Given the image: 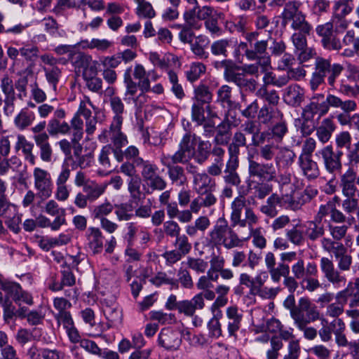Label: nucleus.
I'll use <instances>...</instances> for the list:
<instances>
[{"mask_svg": "<svg viewBox=\"0 0 359 359\" xmlns=\"http://www.w3.org/2000/svg\"><path fill=\"white\" fill-rule=\"evenodd\" d=\"M320 245L325 252L334 255L338 267V269L335 268L331 259L322 257L320 260V267L324 277L334 287H339L344 285L346 278L341 274L340 271L350 270L353 262L351 255L347 253V249L343 243L332 241L329 237L321 238Z\"/></svg>", "mask_w": 359, "mask_h": 359, "instance_id": "f257e3e1", "label": "nucleus"}, {"mask_svg": "<svg viewBox=\"0 0 359 359\" xmlns=\"http://www.w3.org/2000/svg\"><path fill=\"white\" fill-rule=\"evenodd\" d=\"M230 220L232 226L248 228L250 232L248 236L243 238L245 241L252 237V243L256 248L259 249L266 248V239L264 236L263 229L262 227L254 228V226L259 222V217L252 208L248 205L247 199L243 195H239L231 202Z\"/></svg>", "mask_w": 359, "mask_h": 359, "instance_id": "f03ea898", "label": "nucleus"}, {"mask_svg": "<svg viewBox=\"0 0 359 359\" xmlns=\"http://www.w3.org/2000/svg\"><path fill=\"white\" fill-rule=\"evenodd\" d=\"M233 227L231 224L229 225L224 217H219L208 233L206 238L208 245L222 246L226 250L242 247L245 239L238 236L233 229Z\"/></svg>", "mask_w": 359, "mask_h": 359, "instance_id": "7ed1b4c3", "label": "nucleus"}, {"mask_svg": "<svg viewBox=\"0 0 359 359\" xmlns=\"http://www.w3.org/2000/svg\"><path fill=\"white\" fill-rule=\"evenodd\" d=\"M315 70L312 74L310 81L311 88L313 91L316 90L320 85L324 83L325 78L329 74L327 77L328 84L334 87L336 78L339 76L344 69V67L340 64L331 65L330 60L325 59L321 57H318L315 60Z\"/></svg>", "mask_w": 359, "mask_h": 359, "instance_id": "20e7f679", "label": "nucleus"}, {"mask_svg": "<svg viewBox=\"0 0 359 359\" xmlns=\"http://www.w3.org/2000/svg\"><path fill=\"white\" fill-rule=\"evenodd\" d=\"M220 67L224 68V78L227 82L235 83L241 89L253 92L257 87L255 79H248L245 74L238 72L241 67L230 60H224L220 62Z\"/></svg>", "mask_w": 359, "mask_h": 359, "instance_id": "39448f33", "label": "nucleus"}, {"mask_svg": "<svg viewBox=\"0 0 359 359\" xmlns=\"http://www.w3.org/2000/svg\"><path fill=\"white\" fill-rule=\"evenodd\" d=\"M320 313L317 306L307 297H301L298 301L297 309L292 313L294 323H313L320 320Z\"/></svg>", "mask_w": 359, "mask_h": 359, "instance_id": "423d86ee", "label": "nucleus"}, {"mask_svg": "<svg viewBox=\"0 0 359 359\" xmlns=\"http://www.w3.org/2000/svg\"><path fill=\"white\" fill-rule=\"evenodd\" d=\"M123 122L121 119L116 117L112 119L109 130L104 129L98 135V140L102 143H107L110 140L112 147L122 148L128 144V138L122 130Z\"/></svg>", "mask_w": 359, "mask_h": 359, "instance_id": "0eeeda50", "label": "nucleus"}, {"mask_svg": "<svg viewBox=\"0 0 359 359\" xmlns=\"http://www.w3.org/2000/svg\"><path fill=\"white\" fill-rule=\"evenodd\" d=\"M186 11L183 14V18L187 25L194 29L198 30L202 27V21H206L213 18L214 8L209 6H200L199 4Z\"/></svg>", "mask_w": 359, "mask_h": 359, "instance_id": "6e6552de", "label": "nucleus"}, {"mask_svg": "<svg viewBox=\"0 0 359 359\" xmlns=\"http://www.w3.org/2000/svg\"><path fill=\"white\" fill-rule=\"evenodd\" d=\"M0 88L4 95V98L3 95L0 93V107L4 104V114L6 116H11L15 112V102L16 100V94L14 90L13 79L8 75H5L1 79Z\"/></svg>", "mask_w": 359, "mask_h": 359, "instance_id": "1a4fd4ad", "label": "nucleus"}, {"mask_svg": "<svg viewBox=\"0 0 359 359\" xmlns=\"http://www.w3.org/2000/svg\"><path fill=\"white\" fill-rule=\"evenodd\" d=\"M239 46L242 48H246L245 55L248 60H258V64L261 66L262 72H266L271 69V60L266 52L268 47L266 41H257L252 50L247 48L245 43H241Z\"/></svg>", "mask_w": 359, "mask_h": 359, "instance_id": "9d476101", "label": "nucleus"}, {"mask_svg": "<svg viewBox=\"0 0 359 359\" xmlns=\"http://www.w3.org/2000/svg\"><path fill=\"white\" fill-rule=\"evenodd\" d=\"M316 32L321 38L323 46L329 50H339L341 49V42L337 36L330 21L318 25Z\"/></svg>", "mask_w": 359, "mask_h": 359, "instance_id": "9b49d317", "label": "nucleus"}, {"mask_svg": "<svg viewBox=\"0 0 359 359\" xmlns=\"http://www.w3.org/2000/svg\"><path fill=\"white\" fill-rule=\"evenodd\" d=\"M318 194V190L308 187L303 191L293 195L283 196V207L292 210H299L304 204L310 202Z\"/></svg>", "mask_w": 359, "mask_h": 359, "instance_id": "f8f14e48", "label": "nucleus"}, {"mask_svg": "<svg viewBox=\"0 0 359 359\" xmlns=\"http://www.w3.org/2000/svg\"><path fill=\"white\" fill-rule=\"evenodd\" d=\"M34 185L37 191L36 195L46 199L51 196L53 193V182L50 174L41 168H35L33 170Z\"/></svg>", "mask_w": 359, "mask_h": 359, "instance_id": "ddd939ff", "label": "nucleus"}, {"mask_svg": "<svg viewBox=\"0 0 359 359\" xmlns=\"http://www.w3.org/2000/svg\"><path fill=\"white\" fill-rule=\"evenodd\" d=\"M318 154L322 157L325 169L328 173L335 175L341 171L343 156L341 151L334 152L332 146L327 145L319 150Z\"/></svg>", "mask_w": 359, "mask_h": 359, "instance_id": "4468645a", "label": "nucleus"}, {"mask_svg": "<svg viewBox=\"0 0 359 359\" xmlns=\"http://www.w3.org/2000/svg\"><path fill=\"white\" fill-rule=\"evenodd\" d=\"M182 344V333L179 330L170 327L161 330L158 337V344L168 351H175Z\"/></svg>", "mask_w": 359, "mask_h": 359, "instance_id": "2eb2a0df", "label": "nucleus"}, {"mask_svg": "<svg viewBox=\"0 0 359 359\" xmlns=\"http://www.w3.org/2000/svg\"><path fill=\"white\" fill-rule=\"evenodd\" d=\"M71 170L67 164H63L58 175L56 177V190L55 198L59 201H66L70 194V191L66 184L70 177Z\"/></svg>", "mask_w": 359, "mask_h": 359, "instance_id": "dca6fc26", "label": "nucleus"}, {"mask_svg": "<svg viewBox=\"0 0 359 359\" xmlns=\"http://www.w3.org/2000/svg\"><path fill=\"white\" fill-rule=\"evenodd\" d=\"M194 154V143L190 133H186L180 142L178 150L173 154L172 159L178 163L188 162Z\"/></svg>", "mask_w": 359, "mask_h": 359, "instance_id": "f3484780", "label": "nucleus"}, {"mask_svg": "<svg viewBox=\"0 0 359 359\" xmlns=\"http://www.w3.org/2000/svg\"><path fill=\"white\" fill-rule=\"evenodd\" d=\"M249 173L251 176L272 180L276 175V168L273 163H259L253 160L249 161Z\"/></svg>", "mask_w": 359, "mask_h": 359, "instance_id": "a211bd4d", "label": "nucleus"}, {"mask_svg": "<svg viewBox=\"0 0 359 359\" xmlns=\"http://www.w3.org/2000/svg\"><path fill=\"white\" fill-rule=\"evenodd\" d=\"M341 194L345 197L342 201V208L348 214H352L356 211L358 221L359 220V200L358 193L339 183Z\"/></svg>", "mask_w": 359, "mask_h": 359, "instance_id": "6ab92c4d", "label": "nucleus"}, {"mask_svg": "<svg viewBox=\"0 0 359 359\" xmlns=\"http://www.w3.org/2000/svg\"><path fill=\"white\" fill-rule=\"evenodd\" d=\"M292 276L297 279H304L306 276H315L318 273L317 265L314 262H308L305 265L304 260L297 259L291 267Z\"/></svg>", "mask_w": 359, "mask_h": 359, "instance_id": "aec40b11", "label": "nucleus"}, {"mask_svg": "<svg viewBox=\"0 0 359 359\" xmlns=\"http://www.w3.org/2000/svg\"><path fill=\"white\" fill-rule=\"evenodd\" d=\"M283 101L290 106L298 107L304 100V90L298 84H292L285 88Z\"/></svg>", "mask_w": 359, "mask_h": 359, "instance_id": "412c9836", "label": "nucleus"}, {"mask_svg": "<svg viewBox=\"0 0 359 359\" xmlns=\"http://www.w3.org/2000/svg\"><path fill=\"white\" fill-rule=\"evenodd\" d=\"M298 163L303 175L309 180H315L320 175L318 165L311 158V156L300 154L298 158Z\"/></svg>", "mask_w": 359, "mask_h": 359, "instance_id": "4be33fe9", "label": "nucleus"}, {"mask_svg": "<svg viewBox=\"0 0 359 359\" xmlns=\"http://www.w3.org/2000/svg\"><path fill=\"white\" fill-rule=\"evenodd\" d=\"M124 83L126 87L125 92V100L129 103L130 100L133 102L136 108L139 109L141 107V104L138 103V100L142 98H144V95L141 93L138 96L135 97V95L137 91L138 85L135 82L130 76V69H128L123 76Z\"/></svg>", "mask_w": 359, "mask_h": 359, "instance_id": "5701e85b", "label": "nucleus"}, {"mask_svg": "<svg viewBox=\"0 0 359 359\" xmlns=\"http://www.w3.org/2000/svg\"><path fill=\"white\" fill-rule=\"evenodd\" d=\"M33 139L39 149L41 159L44 162H50L53 156V149L49 142V135L47 133L34 135Z\"/></svg>", "mask_w": 359, "mask_h": 359, "instance_id": "b1692460", "label": "nucleus"}, {"mask_svg": "<svg viewBox=\"0 0 359 359\" xmlns=\"http://www.w3.org/2000/svg\"><path fill=\"white\" fill-rule=\"evenodd\" d=\"M86 238L88 246L93 254H98L102 251L104 236L99 228L89 227L86 232Z\"/></svg>", "mask_w": 359, "mask_h": 359, "instance_id": "393cba45", "label": "nucleus"}, {"mask_svg": "<svg viewBox=\"0 0 359 359\" xmlns=\"http://www.w3.org/2000/svg\"><path fill=\"white\" fill-rule=\"evenodd\" d=\"M300 227L303 229L305 237L311 241H316L320 238H324L325 226L315 219L307 221L301 224Z\"/></svg>", "mask_w": 359, "mask_h": 359, "instance_id": "a878e982", "label": "nucleus"}, {"mask_svg": "<svg viewBox=\"0 0 359 359\" xmlns=\"http://www.w3.org/2000/svg\"><path fill=\"white\" fill-rule=\"evenodd\" d=\"M226 325L230 337H235L241 327L243 316L236 306H229L226 309Z\"/></svg>", "mask_w": 359, "mask_h": 359, "instance_id": "bb28decb", "label": "nucleus"}, {"mask_svg": "<svg viewBox=\"0 0 359 359\" xmlns=\"http://www.w3.org/2000/svg\"><path fill=\"white\" fill-rule=\"evenodd\" d=\"M205 302L202 300L201 294H196L191 300H183L179 302L177 311L187 316L191 317L194 315L196 309H203Z\"/></svg>", "mask_w": 359, "mask_h": 359, "instance_id": "cd10ccee", "label": "nucleus"}, {"mask_svg": "<svg viewBox=\"0 0 359 359\" xmlns=\"http://www.w3.org/2000/svg\"><path fill=\"white\" fill-rule=\"evenodd\" d=\"M193 187L197 194H203L207 191H213L215 187V182L205 172L194 173Z\"/></svg>", "mask_w": 359, "mask_h": 359, "instance_id": "c85d7f7f", "label": "nucleus"}, {"mask_svg": "<svg viewBox=\"0 0 359 359\" xmlns=\"http://www.w3.org/2000/svg\"><path fill=\"white\" fill-rule=\"evenodd\" d=\"M264 263L271 278L274 283L280 282V273L289 266L287 264L278 263L276 267V257L271 252H268L265 255Z\"/></svg>", "mask_w": 359, "mask_h": 359, "instance_id": "c756f323", "label": "nucleus"}, {"mask_svg": "<svg viewBox=\"0 0 359 359\" xmlns=\"http://www.w3.org/2000/svg\"><path fill=\"white\" fill-rule=\"evenodd\" d=\"M34 149V144L26 138L22 134L17 135V141L15 144V149L16 151H22L25 160L28 161L31 165H34L36 163V158L32 151Z\"/></svg>", "mask_w": 359, "mask_h": 359, "instance_id": "7c9ffc66", "label": "nucleus"}, {"mask_svg": "<svg viewBox=\"0 0 359 359\" xmlns=\"http://www.w3.org/2000/svg\"><path fill=\"white\" fill-rule=\"evenodd\" d=\"M342 102L346 105L345 107H338L342 112L337 116V121L342 126H353V114L351 115V113L356 111L358 104L353 100H342Z\"/></svg>", "mask_w": 359, "mask_h": 359, "instance_id": "2f4dec72", "label": "nucleus"}, {"mask_svg": "<svg viewBox=\"0 0 359 359\" xmlns=\"http://www.w3.org/2000/svg\"><path fill=\"white\" fill-rule=\"evenodd\" d=\"M35 119L34 112L30 111L27 107H25L15 116L13 123L18 130L22 131L31 126Z\"/></svg>", "mask_w": 359, "mask_h": 359, "instance_id": "473e14b6", "label": "nucleus"}, {"mask_svg": "<svg viewBox=\"0 0 359 359\" xmlns=\"http://www.w3.org/2000/svg\"><path fill=\"white\" fill-rule=\"evenodd\" d=\"M43 211L53 217H55V226L57 224L64 225L66 224V210L60 207L59 204L53 199L49 200L45 203Z\"/></svg>", "mask_w": 359, "mask_h": 359, "instance_id": "72a5a7b5", "label": "nucleus"}, {"mask_svg": "<svg viewBox=\"0 0 359 359\" xmlns=\"http://www.w3.org/2000/svg\"><path fill=\"white\" fill-rule=\"evenodd\" d=\"M335 128L336 126L331 118H324L321 121L320 126L316 128V136L318 140L321 143L326 144L331 139Z\"/></svg>", "mask_w": 359, "mask_h": 359, "instance_id": "f704fd0d", "label": "nucleus"}, {"mask_svg": "<svg viewBox=\"0 0 359 359\" xmlns=\"http://www.w3.org/2000/svg\"><path fill=\"white\" fill-rule=\"evenodd\" d=\"M277 206L283 207V196L273 194L267 198L266 204L261 206L260 211L268 217H275L278 215Z\"/></svg>", "mask_w": 359, "mask_h": 359, "instance_id": "c9c22d12", "label": "nucleus"}, {"mask_svg": "<svg viewBox=\"0 0 359 359\" xmlns=\"http://www.w3.org/2000/svg\"><path fill=\"white\" fill-rule=\"evenodd\" d=\"M301 5V2L295 0L287 2L281 14L283 20L287 23L302 15L303 12L300 11Z\"/></svg>", "mask_w": 359, "mask_h": 359, "instance_id": "e433bc0d", "label": "nucleus"}, {"mask_svg": "<svg viewBox=\"0 0 359 359\" xmlns=\"http://www.w3.org/2000/svg\"><path fill=\"white\" fill-rule=\"evenodd\" d=\"M209 43L207 36L204 35H198L190 43L191 52L199 59H207L208 57V53L205 50V48Z\"/></svg>", "mask_w": 359, "mask_h": 359, "instance_id": "4c0bfd02", "label": "nucleus"}, {"mask_svg": "<svg viewBox=\"0 0 359 359\" xmlns=\"http://www.w3.org/2000/svg\"><path fill=\"white\" fill-rule=\"evenodd\" d=\"M333 327H334V341L339 347H347L350 341L345 334L346 324L343 319H334Z\"/></svg>", "mask_w": 359, "mask_h": 359, "instance_id": "58836bf2", "label": "nucleus"}, {"mask_svg": "<svg viewBox=\"0 0 359 359\" xmlns=\"http://www.w3.org/2000/svg\"><path fill=\"white\" fill-rule=\"evenodd\" d=\"M47 130L48 135H65L70 133V126L65 121H61L57 118H50L47 124Z\"/></svg>", "mask_w": 359, "mask_h": 359, "instance_id": "ea45409f", "label": "nucleus"}, {"mask_svg": "<svg viewBox=\"0 0 359 359\" xmlns=\"http://www.w3.org/2000/svg\"><path fill=\"white\" fill-rule=\"evenodd\" d=\"M107 184H99L95 181H90L83 189V192L86 194L89 202H94L97 200L104 192L107 189Z\"/></svg>", "mask_w": 359, "mask_h": 359, "instance_id": "a19ab883", "label": "nucleus"}, {"mask_svg": "<svg viewBox=\"0 0 359 359\" xmlns=\"http://www.w3.org/2000/svg\"><path fill=\"white\" fill-rule=\"evenodd\" d=\"M282 113L277 109L263 106L259 111L258 118L264 124L273 123L282 118Z\"/></svg>", "mask_w": 359, "mask_h": 359, "instance_id": "79ce46f5", "label": "nucleus"}, {"mask_svg": "<svg viewBox=\"0 0 359 359\" xmlns=\"http://www.w3.org/2000/svg\"><path fill=\"white\" fill-rule=\"evenodd\" d=\"M21 159L17 156L10 158L0 157V176L6 175L10 170H18L22 165Z\"/></svg>", "mask_w": 359, "mask_h": 359, "instance_id": "37998d69", "label": "nucleus"}, {"mask_svg": "<svg viewBox=\"0 0 359 359\" xmlns=\"http://www.w3.org/2000/svg\"><path fill=\"white\" fill-rule=\"evenodd\" d=\"M339 183L358 193L359 197V174L357 170H351L348 172H343L340 175Z\"/></svg>", "mask_w": 359, "mask_h": 359, "instance_id": "c03bdc74", "label": "nucleus"}, {"mask_svg": "<svg viewBox=\"0 0 359 359\" xmlns=\"http://www.w3.org/2000/svg\"><path fill=\"white\" fill-rule=\"evenodd\" d=\"M278 150L275 158L276 165L283 168L290 167L294 162L296 158L295 153L287 148H279Z\"/></svg>", "mask_w": 359, "mask_h": 359, "instance_id": "a18cd8bd", "label": "nucleus"}, {"mask_svg": "<svg viewBox=\"0 0 359 359\" xmlns=\"http://www.w3.org/2000/svg\"><path fill=\"white\" fill-rule=\"evenodd\" d=\"M137 4L136 15L144 19H152L156 16V11L151 4L147 0H133Z\"/></svg>", "mask_w": 359, "mask_h": 359, "instance_id": "49530a36", "label": "nucleus"}, {"mask_svg": "<svg viewBox=\"0 0 359 359\" xmlns=\"http://www.w3.org/2000/svg\"><path fill=\"white\" fill-rule=\"evenodd\" d=\"M70 132L72 131V142L74 145L79 144L83 136V121L78 115H74L70 121Z\"/></svg>", "mask_w": 359, "mask_h": 359, "instance_id": "de8ad7c7", "label": "nucleus"}, {"mask_svg": "<svg viewBox=\"0 0 359 359\" xmlns=\"http://www.w3.org/2000/svg\"><path fill=\"white\" fill-rule=\"evenodd\" d=\"M168 175L172 184L183 186L187 182L184 168L176 164L168 168Z\"/></svg>", "mask_w": 359, "mask_h": 359, "instance_id": "09e8293b", "label": "nucleus"}, {"mask_svg": "<svg viewBox=\"0 0 359 359\" xmlns=\"http://www.w3.org/2000/svg\"><path fill=\"white\" fill-rule=\"evenodd\" d=\"M345 105L346 104L342 102V100L339 97L332 94H328L325 101L320 104L318 103L319 116H322L325 115L328 112L330 107L338 108V107H345Z\"/></svg>", "mask_w": 359, "mask_h": 359, "instance_id": "8fccbe9b", "label": "nucleus"}, {"mask_svg": "<svg viewBox=\"0 0 359 359\" xmlns=\"http://www.w3.org/2000/svg\"><path fill=\"white\" fill-rule=\"evenodd\" d=\"M47 82L54 91L57 90V83L62 76V71L57 66H49L43 68Z\"/></svg>", "mask_w": 359, "mask_h": 359, "instance_id": "3c124183", "label": "nucleus"}, {"mask_svg": "<svg viewBox=\"0 0 359 359\" xmlns=\"http://www.w3.org/2000/svg\"><path fill=\"white\" fill-rule=\"evenodd\" d=\"M231 40L226 39L217 40L211 44V53L215 56L222 55L226 57L228 55V48L231 46Z\"/></svg>", "mask_w": 359, "mask_h": 359, "instance_id": "603ef678", "label": "nucleus"}, {"mask_svg": "<svg viewBox=\"0 0 359 359\" xmlns=\"http://www.w3.org/2000/svg\"><path fill=\"white\" fill-rule=\"evenodd\" d=\"M214 142L217 145H226L230 140L229 126L224 122L217 126L215 130Z\"/></svg>", "mask_w": 359, "mask_h": 359, "instance_id": "864d4df0", "label": "nucleus"}, {"mask_svg": "<svg viewBox=\"0 0 359 359\" xmlns=\"http://www.w3.org/2000/svg\"><path fill=\"white\" fill-rule=\"evenodd\" d=\"M321 327L318 331V334L320 340L323 342H329L332 340V334L334 332V327H333L334 320L328 325V321L324 317L320 319Z\"/></svg>", "mask_w": 359, "mask_h": 359, "instance_id": "5fc2aeb1", "label": "nucleus"}, {"mask_svg": "<svg viewBox=\"0 0 359 359\" xmlns=\"http://www.w3.org/2000/svg\"><path fill=\"white\" fill-rule=\"evenodd\" d=\"M301 224L296 225L291 229L285 232L287 238L295 245H301L304 243L305 236L303 229L300 227Z\"/></svg>", "mask_w": 359, "mask_h": 359, "instance_id": "6e6d98bb", "label": "nucleus"}, {"mask_svg": "<svg viewBox=\"0 0 359 359\" xmlns=\"http://www.w3.org/2000/svg\"><path fill=\"white\" fill-rule=\"evenodd\" d=\"M247 140L245 134L241 131H236L232 137L231 142L229 145V153L239 154L240 147H245Z\"/></svg>", "mask_w": 359, "mask_h": 359, "instance_id": "4d7b16f0", "label": "nucleus"}, {"mask_svg": "<svg viewBox=\"0 0 359 359\" xmlns=\"http://www.w3.org/2000/svg\"><path fill=\"white\" fill-rule=\"evenodd\" d=\"M114 210V205L108 201L95 205L92 210V216L94 219H102L107 217Z\"/></svg>", "mask_w": 359, "mask_h": 359, "instance_id": "13d9d810", "label": "nucleus"}, {"mask_svg": "<svg viewBox=\"0 0 359 359\" xmlns=\"http://www.w3.org/2000/svg\"><path fill=\"white\" fill-rule=\"evenodd\" d=\"M115 215L118 221H128L133 217V205L130 203H124L115 205Z\"/></svg>", "mask_w": 359, "mask_h": 359, "instance_id": "bf43d9fd", "label": "nucleus"}, {"mask_svg": "<svg viewBox=\"0 0 359 359\" xmlns=\"http://www.w3.org/2000/svg\"><path fill=\"white\" fill-rule=\"evenodd\" d=\"M173 245L176 248L175 250L183 256L188 255L192 248L191 243L189 241L188 236L185 234H180L176 237Z\"/></svg>", "mask_w": 359, "mask_h": 359, "instance_id": "052dcab7", "label": "nucleus"}, {"mask_svg": "<svg viewBox=\"0 0 359 359\" xmlns=\"http://www.w3.org/2000/svg\"><path fill=\"white\" fill-rule=\"evenodd\" d=\"M187 266L197 273H203L208 267V263L202 258L188 257Z\"/></svg>", "mask_w": 359, "mask_h": 359, "instance_id": "680f3d73", "label": "nucleus"}, {"mask_svg": "<svg viewBox=\"0 0 359 359\" xmlns=\"http://www.w3.org/2000/svg\"><path fill=\"white\" fill-rule=\"evenodd\" d=\"M232 88L228 85L222 86L217 91V102L222 104H226L229 107L233 104L231 100Z\"/></svg>", "mask_w": 359, "mask_h": 359, "instance_id": "e2e57ef3", "label": "nucleus"}, {"mask_svg": "<svg viewBox=\"0 0 359 359\" xmlns=\"http://www.w3.org/2000/svg\"><path fill=\"white\" fill-rule=\"evenodd\" d=\"M205 71L206 67L204 64L198 62H193L186 73L187 78L191 82L196 81L202 74H205Z\"/></svg>", "mask_w": 359, "mask_h": 359, "instance_id": "0e129e2a", "label": "nucleus"}, {"mask_svg": "<svg viewBox=\"0 0 359 359\" xmlns=\"http://www.w3.org/2000/svg\"><path fill=\"white\" fill-rule=\"evenodd\" d=\"M328 231L330 236V238L332 241L339 242L344 238L348 231V226L346 224L334 225L330 223L327 225Z\"/></svg>", "mask_w": 359, "mask_h": 359, "instance_id": "69168bd1", "label": "nucleus"}, {"mask_svg": "<svg viewBox=\"0 0 359 359\" xmlns=\"http://www.w3.org/2000/svg\"><path fill=\"white\" fill-rule=\"evenodd\" d=\"M113 147L111 144H106L104 146L99 154L98 161L100 165L105 170H111L112 168L111 164L110 156L112 153Z\"/></svg>", "mask_w": 359, "mask_h": 359, "instance_id": "338daca9", "label": "nucleus"}, {"mask_svg": "<svg viewBox=\"0 0 359 359\" xmlns=\"http://www.w3.org/2000/svg\"><path fill=\"white\" fill-rule=\"evenodd\" d=\"M283 344L281 338L273 337L270 339V348L266 351V359H277L279 351L283 348Z\"/></svg>", "mask_w": 359, "mask_h": 359, "instance_id": "774afa93", "label": "nucleus"}]
</instances>
